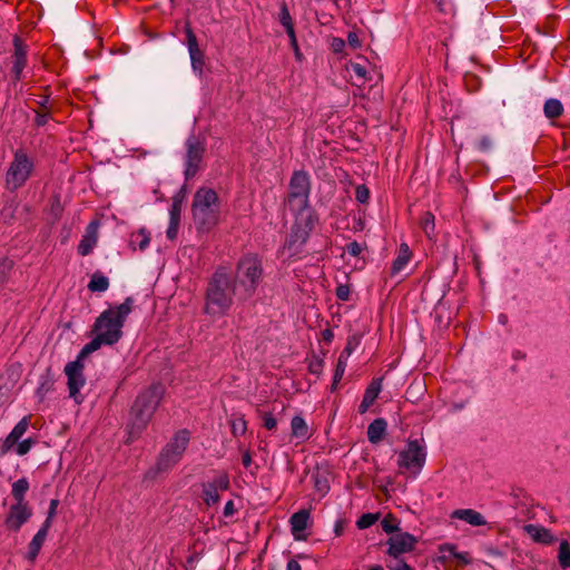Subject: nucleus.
Listing matches in <instances>:
<instances>
[{
  "instance_id": "obj_2",
  "label": "nucleus",
  "mask_w": 570,
  "mask_h": 570,
  "mask_svg": "<svg viewBox=\"0 0 570 570\" xmlns=\"http://www.w3.org/2000/svg\"><path fill=\"white\" fill-rule=\"evenodd\" d=\"M237 294L236 279L224 266L218 267L207 283L204 313L209 316L225 315Z\"/></svg>"
},
{
  "instance_id": "obj_40",
  "label": "nucleus",
  "mask_w": 570,
  "mask_h": 570,
  "mask_svg": "<svg viewBox=\"0 0 570 570\" xmlns=\"http://www.w3.org/2000/svg\"><path fill=\"white\" fill-rule=\"evenodd\" d=\"M379 520L377 513H364L356 521L358 529H367L372 527Z\"/></svg>"
},
{
  "instance_id": "obj_19",
  "label": "nucleus",
  "mask_w": 570,
  "mask_h": 570,
  "mask_svg": "<svg viewBox=\"0 0 570 570\" xmlns=\"http://www.w3.org/2000/svg\"><path fill=\"white\" fill-rule=\"evenodd\" d=\"M309 235L311 233L293 224L288 238L286 239L285 247L292 255H296L306 244Z\"/></svg>"
},
{
  "instance_id": "obj_54",
  "label": "nucleus",
  "mask_w": 570,
  "mask_h": 570,
  "mask_svg": "<svg viewBox=\"0 0 570 570\" xmlns=\"http://www.w3.org/2000/svg\"><path fill=\"white\" fill-rule=\"evenodd\" d=\"M344 250L348 255H351L353 257H357L361 254V252H362V246H361L360 243L354 240V242H351V243L346 244Z\"/></svg>"
},
{
  "instance_id": "obj_15",
  "label": "nucleus",
  "mask_w": 570,
  "mask_h": 570,
  "mask_svg": "<svg viewBox=\"0 0 570 570\" xmlns=\"http://www.w3.org/2000/svg\"><path fill=\"white\" fill-rule=\"evenodd\" d=\"M185 36H186V46L188 49V53L190 57V63L191 68L195 73H197L199 77L204 73V66H205V55L200 50L197 41V37L193 29L190 28V24L187 22L185 24Z\"/></svg>"
},
{
  "instance_id": "obj_32",
  "label": "nucleus",
  "mask_w": 570,
  "mask_h": 570,
  "mask_svg": "<svg viewBox=\"0 0 570 570\" xmlns=\"http://www.w3.org/2000/svg\"><path fill=\"white\" fill-rule=\"evenodd\" d=\"M558 561L562 569L570 568V544L567 540H562L559 544Z\"/></svg>"
},
{
  "instance_id": "obj_45",
  "label": "nucleus",
  "mask_w": 570,
  "mask_h": 570,
  "mask_svg": "<svg viewBox=\"0 0 570 570\" xmlns=\"http://www.w3.org/2000/svg\"><path fill=\"white\" fill-rule=\"evenodd\" d=\"M232 433L234 435H243L246 432V421L243 417H238L232 421Z\"/></svg>"
},
{
  "instance_id": "obj_38",
  "label": "nucleus",
  "mask_w": 570,
  "mask_h": 570,
  "mask_svg": "<svg viewBox=\"0 0 570 570\" xmlns=\"http://www.w3.org/2000/svg\"><path fill=\"white\" fill-rule=\"evenodd\" d=\"M278 20H279V23L285 28H288L289 27H293L294 26V21H293V18L289 13V10L287 8V4L285 1H283L281 4H279V13H278Z\"/></svg>"
},
{
  "instance_id": "obj_5",
  "label": "nucleus",
  "mask_w": 570,
  "mask_h": 570,
  "mask_svg": "<svg viewBox=\"0 0 570 570\" xmlns=\"http://www.w3.org/2000/svg\"><path fill=\"white\" fill-rule=\"evenodd\" d=\"M190 434L186 429L179 430L161 449L155 466L150 468L146 474V479H154L157 474L170 471L181 460L188 443Z\"/></svg>"
},
{
  "instance_id": "obj_53",
  "label": "nucleus",
  "mask_w": 570,
  "mask_h": 570,
  "mask_svg": "<svg viewBox=\"0 0 570 570\" xmlns=\"http://www.w3.org/2000/svg\"><path fill=\"white\" fill-rule=\"evenodd\" d=\"M351 70L353 71V73L355 76H357L360 79L363 80V82L365 80H367V70L365 68V66L361 65V63H357V62H354L351 65Z\"/></svg>"
},
{
  "instance_id": "obj_39",
  "label": "nucleus",
  "mask_w": 570,
  "mask_h": 570,
  "mask_svg": "<svg viewBox=\"0 0 570 570\" xmlns=\"http://www.w3.org/2000/svg\"><path fill=\"white\" fill-rule=\"evenodd\" d=\"M53 387V380L49 376H41V381L39 383V386L37 389V394L40 397V400H43V397L47 395L48 392H50Z\"/></svg>"
},
{
  "instance_id": "obj_61",
  "label": "nucleus",
  "mask_w": 570,
  "mask_h": 570,
  "mask_svg": "<svg viewBox=\"0 0 570 570\" xmlns=\"http://www.w3.org/2000/svg\"><path fill=\"white\" fill-rule=\"evenodd\" d=\"M353 350H354V346H353L352 342L348 341L347 344L345 345L344 350L342 351L341 355H344L347 360L350 357V355L352 354Z\"/></svg>"
},
{
  "instance_id": "obj_64",
  "label": "nucleus",
  "mask_w": 570,
  "mask_h": 570,
  "mask_svg": "<svg viewBox=\"0 0 570 570\" xmlns=\"http://www.w3.org/2000/svg\"><path fill=\"white\" fill-rule=\"evenodd\" d=\"M323 338H324L325 341H328V342H330V341L333 338V333H332V331H331V330H325V331L323 332Z\"/></svg>"
},
{
  "instance_id": "obj_31",
  "label": "nucleus",
  "mask_w": 570,
  "mask_h": 570,
  "mask_svg": "<svg viewBox=\"0 0 570 570\" xmlns=\"http://www.w3.org/2000/svg\"><path fill=\"white\" fill-rule=\"evenodd\" d=\"M543 111L548 118L553 119L562 115L563 107L560 100L551 98L544 102Z\"/></svg>"
},
{
  "instance_id": "obj_30",
  "label": "nucleus",
  "mask_w": 570,
  "mask_h": 570,
  "mask_svg": "<svg viewBox=\"0 0 570 570\" xmlns=\"http://www.w3.org/2000/svg\"><path fill=\"white\" fill-rule=\"evenodd\" d=\"M29 490V482L26 478H21L13 482L11 488V494L16 500V503H27L26 493Z\"/></svg>"
},
{
  "instance_id": "obj_27",
  "label": "nucleus",
  "mask_w": 570,
  "mask_h": 570,
  "mask_svg": "<svg viewBox=\"0 0 570 570\" xmlns=\"http://www.w3.org/2000/svg\"><path fill=\"white\" fill-rule=\"evenodd\" d=\"M291 433L294 439L305 441L309 439V428L302 415H295L291 421Z\"/></svg>"
},
{
  "instance_id": "obj_22",
  "label": "nucleus",
  "mask_w": 570,
  "mask_h": 570,
  "mask_svg": "<svg viewBox=\"0 0 570 570\" xmlns=\"http://www.w3.org/2000/svg\"><path fill=\"white\" fill-rule=\"evenodd\" d=\"M382 390V377L374 379L366 387L362 402L358 406V412L364 414L368 407L375 402Z\"/></svg>"
},
{
  "instance_id": "obj_24",
  "label": "nucleus",
  "mask_w": 570,
  "mask_h": 570,
  "mask_svg": "<svg viewBox=\"0 0 570 570\" xmlns=\"http://www.w3.org/2000/svg\"><path fill=\"white\" fill-rule=\"evenodd\" d=\"M308 520H309V511L305 510V509H302V510L295 512L291 517L289 523H291L292 534L294 535L295 539H301L299 533L303 532L304 530H306Z\"/></svg>"
},
{
  "instance_id": "obj_60",
  "label": "nucleus",
  "mask_w": 570,
  "mask_h": 570,
  "mask_svg": "<svg viewBox=\"0 0 570 570\" xmlns=\"http://www.w3.org/2000/svg\"><path fill=\"white\" fill-rule=\"evenodd\" d=\"M242 463L243 465L248 469L252 464V454L249 451H245L242 455Z\"/></svg>"
},
{
  "instance_id": "obj_51",
  "label": "nucleus",
  "mask_w": 570,
  "mask_h": 570,
  "mask_svg": "<svg viewBox=\"0 0 570 570\" xmlns=\"http://www.w3.org/2000/svg\"><path fill=\"white\" fill-rule=\"evenodd\" d=\"M180 213L181 202L175 198L169 209V219L180 220Z\"/></svg>"
},
{
  "instance_id": "obj_4",
  "label": "nucleus",
  "mask_w": 570,
  "mask_h": 570,
  "mask_svg": "<svg viewBox=\"0 0 570 570\" xmlns=\"http://www.w3.org/2000/svg\"><path fill=\"white\" fill-rule=\"evenodd\" d=\"M191 215L198 230H210L217 225L220 216L218 194L212 188H198L193 198Z\"/></svg>"
},
{
  "instance_id": "obj_21",
  "label": "nucleus",
  "mask_w": 570,
  "mask_h": 570,
  "mask_svg": "<svg viewBox=\"0 0 570 570\" xmlns=\"http://www.w3.org/2000/svg\"><path fill=\"white\" fill-rule=\"evenodd\" d=\"M49 529L50 528L48 527V523L42 524L41 528L38 530V532L33 535L31 541L29 542L28 551L26 554V558L28 561L33 562L37 559V557L46 541Z\"/></svg>"
},
{
  "instance_id": "obj_42",
  "label": "nucleus",
  "mask_w": 570,
  "mask_h": 570,
  "mask_svg": "<svg viewBox=\"0 0 570 570\" xmlns=\"http://www.w3.org/2000/svg\"><path fill=\"white\" fill-rule=\"evenodd\" d=\"M386 568L389 570H415L413 567L407 564L403 559L387 560Z\"/></svg>"
},
{
  "instance_id": "obj_52",
  "label": "nucleus",
  "mask_w": 570,
  "mask_h": 570,
  "mask_svg": "<svg viewBox=\"0 0 570 570\" xmlns=\"http://www.w3.org/2000/svg\"><path fill=\"white\" fill-rule=\"evenodd\" d=\"M335 294L340 301H348L351 295V288L347 284H340L336 287Z\"/></svg>"
},
{
  "instance_id": "obj_6",
  "label": "nucleus",
  "mask_w": 570,
  "mask_h": 570,
  "mask_svg": "<svg viewBox=\"0 0 570 570\" xmlns=\"http://www.w3.org/2000/svg\"><path fill=\"white\" fill-rule=\"evenodd\" d=\"M262 273V263L256 255H246L238 262L234 278L237 288H239V299L245 301L254 295L261 282Z\"/></svg>"
},
{
  "instance_id": "obj_59",
  "label": "nucleus",
  "mask_w": 570,
  "mask_h": 570,
  "mask_svg": "<svg viewBox=\"0 0 570 570\" xmlns=\"http://www.w3.org/2000/svg\"><path fill=\"white\" fill-rule=\"evenodd\" d=\"M347 41L353 48L360 47L361 42L356 33H348Z\"/></svg>"
},
{
  "instance_id": "obj_36",
  "label": "nucleus",
  "mask_w": 570,
  "mask_h": 570,
  "mask_svg": "<svg viewBox=\"0 0 570 570\" xmlns=\"http://www.w3.org/2000/svg\"><path fill=\"white\" fill-rule=\"evenodd\" d=\"M37 444V440L32 438L24 439L22 441H18L17 444L13 446L12 451L19 455L23 456L32 449L33 445Z\"/></svg>"
},
{
  "instance_id": "obj_63",
  "label": "nucleus",
  "mask_w": 570,
  "mask_h": 570,
  "mask_svg": "<svg viewBox=\"0 0 570 570\" xmlns=\"http://www.w3.org/2000/svg\"><path fill=\"white\" fill-rule=\"evenodd\" d=\"M285 31H286V35L288 36L289 40L296 38L294 26L293 27L288 26V28H285Z\"/></svg>"
},
{
  "instance_id": "obj_47",
  "label": "nucleus",
  "mask_w": 570,
  "mask_h": 570,
  "mask_svg": "<svg viewBox=\"0 0 570 570\" xmlns=\"http://www.w3.org/2000/svg\"><path fill=\"white\" fill-rule=\"evenodd\" d=\"M355 198L361 204H366L370 199V190L365 185H358L355 189Z\"/></svg>"
},
{
  "instance_id": "obj_48",
  "label": "nucleus",
  "mask_w": 570,
  "mask_h": 570,
  "mask_svg": "<svg viewBox=\"0 0 570 570\" xmlns=\"http://www.w3.org/2000/svg\"><path fill=\"white\" fill-rule=\"evenodd\" d=\"M493 147V140L490 136H482L476 144V148L481 153H488Z\"/></svg>"
},
{
  "instance_id": "obj_16",
  "label": "nucleus",
  "mask_w": 570,
  "mask_h": 570,
  "mask_svg": "<svg viewBox=\"0 0 570 570\" xmlns=\"http://www.w3.org/2000/svg\"><path fill=\"white\" fill-rule=\"evenodd\" d=\"M32 517V510L28 503H14L10 505L4 519V525L9 531L18 532Z\"/></svg>"
},
{
  "instance_id": "obj_34",
  "label": "nucleus",
  "mask_w": 570,
  "mask_h": 570,
  "mask_svg": "<svg viewBox=\"0 0 570 570\" xmlns=\"http://www.w3.org/2000/svg\"><path fill=\"white\" fill-rule=\"evenodd\" d=\"M130 243L137 245L140 250H145L150 243L149 233L145 228L139 229L137 234H132Z\"/></svg>"
},
{
  "instance_id": "obj_11",
  "label": "nucleus",
  "mask_w": 570,
  "mask_h": 570,
  "mask_svg": "<svg viewBox=\"0 0 570 570\" xmlns=\"http://www.w3.org/2000/svg\"><path fill=\"white\" fill-rule=\"evenodd\" d=\"M417 543L416 537L409 532H397L393 535H391L386 544L387 548V556L391 557L390 560L401 559V556L404 553L412 552Z\"/></svg>"
},
{
  "instance_id": "obj_43",
  "label": "nucleus",
  "mask_w": 570,
  "mask_h": 570,
  "mask_svg": "<svg viewBox=\"0 0 570 570\" xmlns=\"http://www.w3.org/2000/svg\"><path fill=\"white\" fill-rule=\"evenodd\" d=\"M323 366H324L323 360L317 356H313L308 361V372L314 375L318 376L323 371Z\"/></svg>"
},
{
  "instance_id": "obj_56",
  "label": "nucleus",
  "mask_w": 570,
  "mask_h": 570,
  "mask_svg": "<svg viewBox=\"0 0 570 570\" xmlns=\"http://www.w3.org/2000/svg\"><path fill=\"white\" fill-rule=\"evenodd\" d=\"M236 512L235 504L232 500L227 501L224 507L223 514L225 517H232Z\"/></svg>"
},
{
  "instance_id": "obj_46",
  "label": "nucleus",
  "mask_w": 570,
  "mask_h": 570,
  "mask_svg": "<svg viewBox=\"0 0 570 570\" xmlns=\"http://www.w3.org/2000/svg\"><path fill=\"white\" fill-rule=\"evenodd\" d=\"M381 527H382V530L385 532V533H394L396 530H397V525L395 523V518H393L392 515H387L385 517L382 521H381Z\"/></svg>"
},
{
  "instance_id": "obj_20",
  "label": "nucleus",
  "mask_w": 570,
  "mask_h": 570,
  "mask_svg": "<svg viewBox=\"0 0 570 570\" xmlns=\"http://www.w3.org/2000/svg\"><path fill=\"white\" fill-rule=\"evenodd\" d=\"M291 212L295 215L294 224L308 233H312L318 223V216L309 205L304 209H291Z\"/></svg>"
},
{
  "instance_id": "obj_41",
  "label": "nucleus",
  "mask_w": 570,
  "mask_h": 570,
  "mask_svg": "<svg viewBox=\"0 0 570 570\" xmlns=\"http://www.w3.org/2000/svg\"><path fill=\"white\" fill-rule=\"evenodd\" d=\"M439 551H440V559L442 561H446L451 558H455V554H456V546L455 544H452V543H444V544H441L439 547Z\"/></svg>"
},
{
  "instance_id": "obj_18",
  "label": "nucleus",
  "mask_w": 570,
  "mask_h": 570,
  "mask_svg": "<svg viewBox=\"0 0 570 570\" xmlns=\"http://www.w3.org/2000/svg\"><path fill=\"white\" fill-rule=\"evenodd\" d=\"M98 222H91L86 227V232L78 245V254L81 256L89 255L98 242Z\"/></svg>"
},
{
  "instance_id": "obj_37",
  "label": "nucleus",
  "mask_w": 570,
  "mask_h": 570,
  "mask_svg": "<svg viewBox=\"0 0 570 570\" xmlns=\"http://www.w3.org/2000/svg\"><path fill=\"white\" fill-rule=\"evenodd\" d=\"M421 227L425 235L431 238L434 234L435 223L434 215L430 212H425L421 218Z\"/></svg>"
},
{
  "instance_id": "obj_14",
  "label": "nucleus",
  "mask_w": 570,
  "mask_h": 570,
  "mask_svg": "<svg viewBox=\"0 0 570 570\" xmlns=\"http://www.w3.org/2000/svg\"><path fill=\"white\" fill-rule=\"evenodd\" d=\"M12 46L13 49L10 55L12 63L11 75L14 81H20L22 79L23 69L27 66L28 45L20 36L14 35Z\"/></svg>"
},
{
  "instance_id": "obj_55",
  "label": "nucleus",
  "mask_w": 570,
  "mask_h": 570,
  "mask_svg": "<svg viewBox=\"0 0 570 570\" xmlns=\"http://www.w3.org/2000/svg\"><path fill=\"white\" fill-rule=\"evenodd\" d=\"M345 48V41L341 38H334L332 41V49L334 52L340 53Z\"/></svg>"
},
{
  "instance_id": "obj_44",
  "label": "nucleus",
  "mask_w": 570,
  "mask_h": 570,
  "mask_svg": "<svg viewBox=\"0 0 570 570\" xmlns=\"http://www.w3.org/2000/svg\"><path fill=\"white\" fill-rule=\"evenodd\" d=\"M58 505H59V500L58 499H52L50 501L49 509H48V512H47V518H46V520H45V522L42 524H47L48 523V527L51 528L52 520H53V518L57 514Z\"/></svg>"
},
{
  "instance_id": "obj_26",
  "label": "nucleus",
  "mask_w": 570,
  "mask_h": 570,
  "mask_svg": "<svg viewBox=\"0 0 570 570\" xmlns=\"http://www.w3.org/2000/svg\"><path fill=\"white\" fill-rule=\"evenodd\" d=\"M412 258V252L406 243H402L399 247L397 256L393 261L391 275L394 276L402 272Z\"/></svg>"
},
{
  "instance_id": "obj_29",
  "label": "nucleus",
  "mask_w": 570,
  "mask_h": 570,
  "mask_svg": "<svg viewBox=\"0 0 570 570\" xmlns=\"http://www.w3.org/2000/svg\"><path fill=\"white\" fill-rule=\"evenodd\" d=\"M87 287L90 292H106L109 287V279L101 272L97 271L92 274Z\"/></svg>"
},
{
  "instance_id": "obj_12",
  "label": "nucleus",
  "mask_w": 570,
  "mask_h": 570,
  "mask_svg": "<svg viewBox=\"0 0 570 570\" xmlns=\"http://www.w3.org/2000/svg\"><path fill=\"white\" fill-rule=\"evenodd\" d=\"M229 488V476L226 472H219L212 481L202 484L203 500L208 507L215 505L219 502L220 491H226Z\"/></svg>"
},
{
  "instance_id": "obj_10",
  "label": "nucleus",
  "mask_w": 570,
  "mask_h": 570,
  "mask_svg": "<svg viewBox=\"0 0 570 570\" xmlns=\"http://www.w3.org/2000/svg\"><path fill=\"white\" fill-rule=\"evenodd\" d=\"M186 155H185V179L189 180L199 170L200 163L204 157L205 146L195 135H190L185 142Z\"/></svg>"
},
{
  "instance_id": "obj_50",
  "label": "nucleus",
  "mask_w": 570,
  "mask_h": 570,
  "mask_svg": "<svg viewBox=\"0 0 570 570\" xmlns=\"http://www.w3.org/2000/svg\"><path fill=\"white\" fill-rule=\"evenodd\" d=\"M180 220L169 219V225L166 230L168 239L174 240L177 238Z\"/></svg>"
},
{
  "instance_id": "obj_58",
  "label": "nucleus",
  "mask_w": 570,
  "mask_h": 570,
  "mask_svg": "<svg viewBox=\"0 0 570 570\" xmlns=\"http://www.w3.org/2000/svg\"><path fill=\"white\" fill-rule=\"evenodd\" d=\"M459 562L463 564H468L471 561V558L468 552H456L455 558Z\"/></svg>"
},
{
  "instance_id": "obj_35",
  "label": "nucleus",
  "mask_w": 570,
  "mask_h": 570,
  "mask_svg": "<svg viewBox=\"0 0 570 570\" xmlns=\"http://www.w3.org/2000/svg\"><path fill=\"white\" fill-rule=\"evenodd\" d=\"M12 268L13 262L11 259H0V288H2L8 283Z\"/></svg>"
},
{
  "instance_id": "obj_62",
  "label": "nucleus",
  "mask_w": 570,
  "mask_h": 570,
  "mask_svg": "<svg viewBox=\"0 0 570 570\" xmlns=\"http://www.w3.org/2000/svg\"><path fill=\"white\" fill-rule=\"evenodd\" d=\"M286 570H302V567L296 560L292 559L287 562Z\"/></svg>"
},
{
  "instance_id": "obj_13",
  "label": "nucleus",
  "mask_w": 570,
  "mask_h": 570,
  "mask_svg": "<svg viewBox=\"0 0 570 570\" xmlns=\"http://www.w3.org/2000/svg\"><path fill=\"white\" fill-rule=\"evenodd\" d=\"M79 357H81L79 355ZM83 364L81 363L80 358L69 362L65 367V373L68 379V390L69 395L72 397L76 403L80 404L82 402V397L79 395L80 389L85 385V377H83Z\"/></svg>"
},
{
  "instance_id": "obj_9",
  "label": "nucleus",
  "mask_w": 570,
  "mask_h": 570,
  "mask_svg": "<svg viewBox=\"0 0 570 570\" xmlns=\"http://www.w3.org/2000/svg\"><path fill=\"white\" fill-rule=\"evenodd\" d=\"M425 461L426 449L423 439L409 440L405 449L397 455L399 468L410 471L414 476L422 471Z\"/></svg>"
},
{
  "instance_id": "obj_49",
  "label": "nucleus",
  "mask_w": 570,
  "mask_h": 570,
  "mask_svg": "<svg viewBox=\"0 0 570 570\" xmlns=\"http://www.w3.org/2000/svg\"><path fill=\"white\" fill-rule=\"evenodd\" d=\"M263 419V426L269 431L276 429L277 426V420L274 417V415L269 412L262 413Z\"/></svg>"
},
{
  "instance_id": "obj_7",
  "label": "nucleus",
  "mask_w": 570,
  "mask_h": 570,
  "mask_svg": "<svg viewBox=\"0 0 570 570\" xmlns=\"http://www.w3.org/2000/svg\"><path fill=\"white\" fill-rule=\"evenodd\" d=\"M35 171V161L23 149H17L6 173V188L9 191L20 189Z\"/></svg>"
},
{
  "instance_id": "obj_57",
  "label": "nucleus",
  "mask_w": 570,
  "mask_h": 570,
  "mask_svg": "<svg viewBox=\"0 0 570 570\" xmlns=\"http://www.w3.org/2000/svg\"><path fill=\"white\" fill-rule=\"evenodd\" d=\"M49 115L48 112H37L36 115V124L38 126H45L48 122Z\"/></svg>"
},
{
  "instance_id": "obj_33",
  "label": "nucleus",
  "mask_w": 570,
  "mask_h": 570,
  "mask_svg": "<svg viewBox=\"0 0 570 570\" xmlns=\"http://www.w3.org/2000/svg\"><path fill=\"white\" fill-rule=\"evenodd\" d=\"M346 366H347L346 357L344 355H340L337 364H336V368L334 372L333 382L331 385L332 392H334L337 389V385L341 382V380L345 373Z\"/></svg>"
},
{
  "instance_id": "obj_28",
  "label": "nucleus",
  "mask_w": 570,
  "mask_h": 570,
  "mask_svg": "<svg viewBox=\"0 0 570 570\" xmlns=\"http://www.w3.org/2000/svg\"><path fill=\"white\" fill-rule=\"evenodd\" d=\"M386 421L384 419H375L368 426H367V439L371 443H379L385 431H386Z\"/></svg>"
},
{
  "instance_id": "obj_1",
  "label": "nucleus",
  "mask_w": 570,
  "mask_h": 570,
  "mask_svg": "<svg viewBox=\"0 0 570 570\" xmlns=\"http://www.w3.org/2000/svg\"><path fill=\"white\" fill-rule=\"evenodd\" d=\"M134 307V298L127 297L121 304L105 309L95 321L92 333L95 337L87 343L80 356L88 355L102 345H114L122 337V327Z\"/></svg>"
},
{
  "instance_id": "obj_25",
  "label": "nucleus",
  "mask_w": 570,
  "mask_h": 570,
  "mask_svg": "<svg viewBox=\"0 0 570 570\" xmlns=\"http://www.w3.org/2000/svg\"><path fill=\"white\" fill-rule=\"evenodd\" d=\"M524 529H525L527 533L535 542L543 543V544H551L556 541V538L552 534V532L549 529H546L541 525L528 524V525H525Z\"/></svg>"
},
{
  "instance_id": "obj_8",
  "label": "nucleus",
  "mask_w": 570,
  "mask_h": 570,
  "mask_svg": "<svg viewBox=\"0 0 570 570\" xmlns=\"http://www.w3.org/2000/svg\"><path fill=\"white\" fill-rule=\"evenodd\" d=\"M311 178L304 170H295L289 179L286 204L289 209H304L309 205Z\"/></svg>"
},
{
  "instance_id": "obj_17",
  "label": "nucleus",
  "mask_w": 570,
  "mask_h": 570,
  "mask_svg": "<svg viewBox=\"0 0 570 570\" xmlns=\"http://www.w3.org/2000/svg\"><path fill=\"white\" fill-rule=\"evenodd\" d=\"M29 426V417L23 416L6 436L0 446V456H3L12 451L17 442L24 435Z\"/></svg>"
},
{
  "instance_id": "obj_3",
  "label": "nucleus",
  "mask_w": 570,
  "mask_h": 570,
  "mask_svg": "<svg viewBox=\"0 0 570 570\" xmlns=\"http://www.w3.org/2000/svg\"><path fill=\"white\" fill-rule=\"evenodd\" d=\"M163 395L164 387L161 384H153L138 394L130 409V417L127 426L131 439H137L147 428L156 409L160 404Z\"/></svg>"
},
{
  "instance_id": "obj_23",
  "label": "nucleus",
  "mask_w": 570,
  "mask_h": 570,
  "mask_svg": "<svg viewBox=\"0 0 570 570\" xmlns=\"http://www.w3.org/2000/svg\"><path fill=\"white\" fill-rule=\"evenodd\" d=\"M452 518L465 521L473 527H481L487 524L484 517L473 509H458L453 511Z\"/></svg>"
}]
</instances>
